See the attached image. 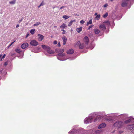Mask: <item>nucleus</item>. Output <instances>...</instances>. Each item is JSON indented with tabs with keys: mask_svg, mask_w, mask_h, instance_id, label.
Masks as SVG:
<instances>
[{
	"mask_svg": "<svg viewBox=\"0 0 134 134\" xmlns=\"http://www.w3.org/2000/svg\"><path fill=\"white\" fill-rule=\"evenodd\" d=\"M124 125V123L121 121H118L116 122L114 124V126L117 127L119 128L122 127Z\"/></svg>",
	"mask_w": 134,
	"mask_h": 134,
	"instance_id": "nucleus-2",
	"label": "nucleus"
},
{
	"mask_svg": "<svg viewBox=\"0 0 134 134\" xmlns=\"http://www.w3.org/2000/svg\"><path fill=\"white\" fill-rule=\"evenodd\" d=\"M57 45L58 46V47H60V42H59L58 43Z\"/></svg>",
	"mask_w": 134,
	"mask_h": 134,
	"instance_id": "nucleus-38",
	"label": "nucleus"
},
{
	"mask_svg": "<svg viewBox=\"0 0 134 134\" xmlns=\"http://www.w3.org/2000/svg\"><path fill=\"white\" fill-rule=\"evenodd\" d=\"M127 4V3L125 1H123L121 4V5L122 7H124L126 6Z\"/></svg>",
	"mask_w": 134,
	"mask_h": 134,
	"instance_id": "nucleus-13",
	"label": "nucleus"
},
{
	"mask_svg": "<svg viewBox=\"0 0 134 134\" xmlns=\"http://www.w3.org/2000/svg\"><path fill=\"white\" fill-rule=\"evenodd\" d=\"M5 54H4L2 56V57L1 59H4V58H5Z\"/></svg>",
	"mask_w": 134,
	"mask_h": 134,
	"instance_id": "nucleus-41",
	"label": "nucleus"
},
{
	"mask_svg": "<svg viewBox=\"0 0 134 134\" xmlns=\"http://www.w3.org/2000/svg\"><path fill=\"white\" fill-rule=\"evenodd\" d=\"M62 39L63 41L66 42L67 41V38L65 36H63L62 37Z\"/></svg>",
	"mask_w": 134,
	"mask_h": 134,
	"instance_id": "nucleus-24",
	"label": "nucleus"
},
{
	"mask_svg": "<svg viewBox=\"0 0 134 134\" xmlns=\"http://www.w3.org/2000/svg\"><path fill=\"white\" fill-rule=\"evenodd\" d=\"M2 55H1V54H0V59H1V58H2Z\"/></svg>",
	"mask_w": 134,
	"mask_h": 134,
	"instance_id": "nucleus-52",
	"label": "nucleus"
},
{
	"mask_svg": "<svg viewBox=\"0 0 134 134\" xmlns=\"http://www.w3.org/2000/svg\"><path fill=\"white\" fill-rule=\"evenodd\" d=\"M113 0H110V1H113Z\"/></svg>",
	"mask_w": 134,
	"mask_h": 134,
	"instance_id": "nucleus-58",
	"label": "nucleus"
},
{
	"mask_svg": "<svg viewBox=\"0 0 134 134\" xmlns=\"http://www.w3.org/2000/svg\"><path fill=\"white\" fill-rule=\"evenodd\" d=\"M8 65V62H5L4 64V65L5 66H6Z\"/></svg>",
	"mask_w": 134,
	"mask_h": 134,
	"instance_id": "nucleus-42",
	"label": "nucleus"
},
{
	"mask_svg": "<svg viewBox=\"0 0 134 134\" xmlns=\"http://www.w3.org/2000/svg\"><path fill=\"white\" fill-rule=\"evenodd\" d=\"M42 47L44 50L46 51L49 54H51L55 53V51L51 50V48L48 46L43 44L42 45Z\"/></svg>",
	"mask_w": 134,
	"mask_h": 134,
	"instance_id": "nucleus-1",
	"label": "nucleus"
},
{
	"mask_svg": "<svg viewBox=\"0 0 134 134\" xmlns=\"http://www.w3.org/2000/svg\"><path fill=\"white\" fill-rule=\"evenodd\" d=\"M40 24V23L39 22H37L34 25V26H37L39 24Z\"/></svg>",
	"mask_w": 134,
	"mask_h": 134,
	"instance_id": "nucleus-32",
	"label": "nucleus"
},
{
	"mask_svg": "<svg viewBox=\"0 0 134 134\" xmlns=\"http://www.w3.org/2000/svg\"><path fill=\"white\" fill-rule=\"evenodd\" d=\"M15 42V41L12 42L9 46L7 47V48H9L11 46L13 43Z\"/></svg>",
	"mask_w": 134,
	"mask_h": 134,
	"instance_id": "nucleus-30",
	"label": "nucleus"
},
{
	"mask_svg": "<svg viewBox=\"0 0 134 134\" xmlns=\"http://www.w3.org/2000/svg\"><path fill=\"white\" fill-rule=\"evenodd\" d=\"M102 132V130H100L96 131V134H99L100 133Z\"/></svg>",
	"mask_w": 134,
	"mask_h": 134,
	"instance_id": "nucleus-26",
	"label": "nucleus"
},
{
	"mask_svg": "<svg viewBox=\"0 0 134 134\" xmlns=\"http://www.w3.org/2000/svg\"><path fill=\"white\" fill-rule=\"evenodd\" d=\"M82 27H81L80 28H77L76 29V30L79 33L80 32L82 31Z\"/></svg>",
	"mask_w": 134,
	"mask_h": 134,
	"instance_id": "nucleus-18",
	"label": "nucleus"
},
{
	"mask_svg": "<svg viewBox=\"0 0 134 134\" xmlns=\"http://www.w3.org/2000/svg\"><path fill=\"white\" fill-rule=\"evenodd\" d=\"M131 120H132L131 119H129L125 121L124 122L126 124H127L131 122Z\"/></svg>",
	"mask_w": 134,
	"mask_h": 134,
	"instance_id": "nucleus-17",
	"label": "nucleus"
},
{
	"mask_svg": "<svg viewBox=\"0 0 134 134\" xmlns=\"http://www.w3.org/2000/svg\"><path fill=\"white\" fill-rule=\"evenodd\" d=\"M122 16H119V18L117 16V19L119 20H120Z\"/></svg>",
	"mask_w": 134,
	"mask_h": 134,
	"instance_id": "nucleus-43",
	"label": "nucleus"
},
{
	"mask_svg": "<svg viewBox=\"0 0 134 134\" xmlns=\"http://www.w3.org/2000/svg\"><path fill=\"white\" fill-rule=\"evenodd\" d=\"M100 17V14H98L96 15L95 18H96L97 20H99Z\"/></svg>",
	"mask_w": 134,
	"mask_h": 134,
	"instance_id": "nucleus-28",
	"label": "nucleus"
},
{
	"mask_svg": "<svg viewBox=\"0 0 134 134\" xmlns=\"http://www.w3.org/2000/svg\"><path fill=\"white\" fill-rule=\"evenodd\" d=\"M93 26V25H91L90 26H89V27L88 29V30H89L91 28H92Z\"/></svg>",
	"mask_w": 134,
	"mask_h": 134,
	"instance_id": "nucleus-34",
	"label": "nucleus"
},
{
	"mask_svg": "<svg viewBox=\"0 0 134 134\" xmlns=\"http://www.w3.org/2000/svg\"><path fill=\"white\" fill-rule=\"evenodd\" d=\"M19 24H18V25H16V28H17V27H19Z\"/></svg>",
	"mask_w": 134,
	"mask_h": 134,
	"instance_id": "nucleus-51",
	"label": "nucleus"
},
{
	"mask_svg": "<svg viewBox=\"0 0 134 134\" xmlns=\"http://www.w3.org/2000/svg\"><path fill=\"white\" fill-rule=\"evenodd\" d=\"M92 23V19L90 20L89 22H87V25H88V24H91Z\"/></svg>",
	"mask_w": 134,
	"mask_h": 134,
	"instance_id": "nucleus-29",
	"label": "nucleus"
},
{
	"mask_svg": "<svg viewBox=\"0 0 134 134\" xmlns=\"http://www.w3.org/2000/svg\"><path fill=\"white\" fill-rule=\"evenodd\" d=\"M123 131H119V134H121L123 132Z\"/></svg>",
	"mask_w": 134,
	"mask_h": 134,
	"instance_id": "nucleus-48",
	"label": "nucleus"
},
{
	"mask_svg": "<svg viewBox=\"0 0 134 134\" xmlns=\"http://www.w3.org/2000/svg\"><path fill=\"white\" fill-rule=\"evenodd\" d=\"M99 27L103 31L106 29V27L104 24L100 25L99 26Z\"/></svg>",
	"mask_w": 134,
	"mask_h": 134,
	"instance_id": "nucleus-8",
	"label": "nucleus"
},
{
	"mask_svg": "<svg viewBox=\"0 0 134 134\" xmlns=\"http://www.w3.org/2000/svg\"><path fill=\"white\" fill-rule=\"evenodd\" d=\"M66 27V24H64V23H63L61 26H60V27L63 29L65 28Z\"/></svg>",
	"mask_w": 134,
	"mask_h": 134,
	"instance_id": "nucleus-19",
	"label": "nucleus"
},
{
	"mask_svg": "<svg viewBox=\"0 0 134 134\" xmlns=\"http://www.w3.org/2000/svg\"><path fill=\"white\" fill-rule=\"evenodd\" d=\"M69 17H70L69 16H67L65 15H64L63 16V18L65 19H68Z\"/></svg>",
	"mask_w": 134,
	"mask_h": 134,
	"instance_id": "nucleus-25",
	"label": "nucleus"
},
{
	"mask_svg": "<svg viewBox=\"0 0 134 134\" xmlns=\"http://www.w3.org/2000/svg\"><path fill=\"white\" fill-rule=\"evenodd\" d=\"M66 33V31H65L64 30L63 31V32L62 33V34H65Z\"/></svg>",
	"mask_w": 134,
	"mask_h": 134,
	"instance_id": "nucleus-44",
	"label": "nucleus"
},
{
	"mask_svg": "<svg viewBox=\"0 0 134 134\" xmlns=\"http://www.w3.org/2000/svg\"><path fill=\"white\" fill-rule=\"evenodd\" d=\"M85 21L83 20H81L80 21V23L81 24H83L84 23Z\"/></svg>",
	"mask_w": 134,
	"mask_h": 134,
	"instance_id": "nucleus-35",
	"label": "nucleus"
},
{
	"mask_svg": "<svg viewBox=\"0 0 134 134\" xmlns=\"http://www.w3.org/2000/svg\"><path fill=\"white\" fill-rule=\"evenodd\" d=\"M41 6L40 5L39 6H38V8H40V7Z\"/></svg>",
	"mask_w": 134,
	"mask_h": 134,
	"instance_id": "nucleus-54",
	"label": "nucleus"
},
{
	"mask_svg": "<svg viewBox=\"0 0 134 134\" xmlns=\"http://www.w3.org/2000/svg\"><path fill=\"white\" fill-rule=\"evenodd\" d=\"M16 2L15 0H13V1L9 2V3L11 4H14Z\"/></svg>",
	"mask_w": 134,
	"mask_h": 134,
	"instance_id": "nucleus-23",
	"label": "nucleus"
},
{
	"mask_svg": "<svg viewBox=\"0 0 134 134\" xmlns=\"http://www.w3.org/2000/svg\"><path fill=\"white\" fill-rule=\"evenodd\" d=\"M79 47L80 49H83L84 47V44L83 43L81 44Z\"/></svg>",
	"mask_w": 134,
	"mask_h": 134,
	"instance_id": "nucleus-16",
	"label": "nucleus"
},
{
	"mask_svg": "<svg viewBox=\"0 0 134 134\" xmlns=\"http://www.w3.org/2000/svg\"><path fill=\"white\" fill-rule=\"evenodd\" d=\"M106 126V124H105L104 123H103L99 126L98 128L99 129H102L104 127Z\"/></svg>",
	"mask_w": 134,
	"mask_h": 134,
	"instance_id": "nucleus-11",
	"label": "nucleus"
},
{
	"mask_svg": "<svg viewBox=\"0 0 134 134\" xmlns=\"http://www.w3.org/2000/svg\"><path fill=\"white\" fill-rule=\"evenodd\" d=\"M60 55L62 57H63V56H65V54L64 53H63L60 54Z\"/></svg>",
	"mask_w": 134,
	"mask_h": 134,
	"instance_id": "nucleus-40",
	"label": "nucleus"
},
{
	"mask_svg": "<svg viewBox=\"0 0 134 134\" xmlns=\"http://www.w3.org/2000/svg\"><path fill=\"white\" fill-rule=\"evenodd\" d=\"M72 21V22H76V20L75 19V20H71Z\"/></svg>",
	"mask_w": 134,
	"mask_h": 134,
	"instance_id": "nucleus-46",
	"label": "nucleus"
},
{
	"mask_svg": "<svg viewBox=\"0 0 134 134\" xmlns=\"http://www.w3.org/2000/svg\"><path fill=\"white\" fill-rule=\"evenodd\" d=\"M104 23H105L108 26H109L110 25V23L109 21H104Z\"/></svg>",
	"mask_w": 134,
	"mask_h": 134,
	"instance_id": "nucleus-20",
	"label": "nucleus"
},
{
	"mask_svg": "<svg viewBox=\"0 0 134 134\" xmlns=\"http://www.w3.org/2000/svg\"><path fill=\"white\" fill-rule=\"evenodd\" d=\"M44 3H41L40 4V5L41 6H43V5H44Z\"/></svg>",
	"mask_w": 134,
	"mask_h": 134,
	"instance_id": "nucleus-45",
	"label": "nucleus"
},
{
	"mask_svg": "<svg viewBox=\"0 0 134 134\" xmlns=\"http://www.w3.org/2000/svg\"><path fill=\"white\" fill-rule=\"evenodd\" d=\"M29 35V32L27 33L26 35L25 38H26Z\"/></svg>",
	"mask_w": 134,
	"mask_h": 134,
	"instance_id": "nucleus-36",
	"label": "nucleus"
},
{
	"mask_svg": "<svg viewBox=\"0 0 134 134\" xmlns=\"http://www.w3.org/2000/svg\"><path fill=\"white\" fill-rule=\"evenodd\" d=\"M57 41L55 40L54 41L53 43L54 44H57Z\"/></svg>",
	"mask_w": 134,
	"mask_h": 134,
	"instance_id": "nucleus-37",
	"label": "nucleus"
},
{
	"mask_svg": "<svg viewBox=\"0 0 134 134\" xmlns=\"http://www.w3.org/2000/svg\"><path fill=\"white\" fill-rule=\"evenodd\" d=\"M66 42H64V41H63V44L64 45H65V44H66Z\"/></svg>",
	"mask_w": 134,
	"mask_h": 134,
	"instance_id": "nucleus-50",
	"label": "nucleus"
},
{
	"mask_svg": "<svg viewBox=\"0 0 134 134\" xmlns=\"http://www.w3.org/2000/svg\"><path fill=\"white\" fill-rule=\"evenodd\" d=\"M101 119V118L100 116H98L95 119H94V122H95L97 121V120L98 121H99Z\"/></svg>",
	"mask_w": 134,
	"mask_h": 134,
	"instance_id": "nucleus-12",
	"label": "nucleus"
},
{
	"mask_svg": "<svg viewBox=\"0 0 134 134\" xmlns=\"http://www.w3.org/2000/svg\"><path fill=\"white\" fill-rule=\"evenodd\" d=\"M55 7L56 8H59V7H58V6H57V7Z\"/></svg>",
	"mask_w": 134,
	"mask_h": 134,
	"instance_id": "nucleus-56",
	"label": "nucleus"
},
{
	"mask_svg": "<svg viewBox=\"0 0 134 134\" xmlns=\"http://www.w3.org/2000/svg\"><path fill=\"white\" fill-rule=\"evenodd\" d=\"M35 29H33L30 30V33H31L32 35H33L35 33Z\"/></svg>",
	"mask_w": 134,
	"mask_h": 134,
	"instance_id": "nucleus-21",
	"label": "nucleus"
},
{
	"mask_svg": "<svg viewBox=\"0 0 134 134\" xmlns=\"http://www.w3.org/2000/svg\"><path fill=\"white\" fill-rule=\"evenodd\" d=\"M74 50L73 49H71L68 50L67 51L66 53L68 54H72L74 53Z\"/></svg>",
	"mask_w": 134,
	"mask_h": 134,
	"instance_id": "nucleus-9",
	"label": "nucleus"
},
{
	"mask_svg": "<svg viewBox=\"0 0 134 134\" xmlns=\"http://www.w3.org/2000/svg\"><path fill=\"white\" fill-rule=\"evenodd\" d=\"M22 20H23V19H21L20 20H19V21H18V22L19 23H20L21 21H22Z\"/></svg>",
	"mask_w": 134,
	"mask_h": 134,
	"instance_id": "nucleus-47",
	"label": "nucleus"
},
{
	"mask_svg": "<svg viewBox=\"0 0 134 134\" xmlns=\"http://www.w3.org/2000/svg\"><path fill=\"white\" fill-rule=\"evenodd\" d=\"M129 128L131 130H134V124L130 125Z\"/></svg>",
	"mask_w": 134,
	"mask_h": 134,
	"instance_id": "nucleus-22",
	"label": "nucleus"
},
{
	"mask_svg": "<svg viewBox=\"0 0 134 134\" xmlns=\"http://www.w3.org/2000/svg\"><path fill=\"white\" fill-rule=\"evenodd\" d=\"M28 43L26 42L23 44L21 46V47L22 49H24L27 47L28 46Z\"/></svg>",
	"mask_w": 134,
	"mask_h": 134,
	"instance_id": "nucleus-6",
	"label": "nucleus"
},
{
	"mask_svg": "<svg viewBox=\"0 0 134 134\" xmlns=\"http://www.w3.org/2000/svg\"><path fill=\"white\" fill-rule=\"evenodd\" d=\"M30 44L33 46H37L38 43L35 40H31L30 42Z\"/></svg>",
	"mask_w": 134,
	"mask_h": 134,
	"instance_id": "nucleus-4",
	"label": "nucleus"
},
{
	"mask_svg": "<svg viewBox=\"0 0 134 134\" xmlns=\"http://www.w3.org/2000/svg\"><path fill=\"white\" fill-rule=\"evenodd\" d=\"M38 40L39 41H41L43 39L44 36L42 35L38 34Z\"/></svg>",
	"mask_w": 134,
	"mask_h": 134,
	"instance_id": "nucleus-10",
	"label": "nucleus"
},
{
	"mask_svg": "<svg viewBox=\"0 0 134 134\" xmlns=\"http://www.w3.org/2000/svg\"><path fill=\"white\" fill-rule=\"evenodd\" d=\"M72 24V21L71 20L70 21V22L69 24H68V26H70Z\"/></svg>",
	"mask_w": 134,
	"mask_h": 134,
	"instance_id": "nucleus-33",
	"label": "nucleus"
},
{
	"mask_svg": "<svg viewBox=\"0 0 134 134\" xmlns=\"http://www.w3.org/2000/svg\"><path fill=\"white\" fill-rule=\"evenodd\" d=\"M94 31L96 34H98L100 33V31L98 29L96 28L94 29Z\"/></svg>",
	"mask_w": 134,
	"mask_h": 134,
	"instance_id": "nucleus-14",
	"label": "nucleus"
},
{
	"mask_svg": "<svg viewBox=\"0 0 134 134\" xmlns=\"http://www.w3.org/2000/svg\"><path fill=\"white\" fill-rule=\"evenodd\" d=\"M64 30H63V29H62V30H61V31H64Z\"/></svg>",
	"mask_w": 134,
	"mask_h": 134,
	"instance_id": "nucleus-55",
	"label": "nucleus"
},
{
	"mask_svg": "<svg viewBox=\"0 0 134 134\" xmlns=\"http://www.w3.org/2000/svg\"><path fill=\"white\" fill-rule=\"evenodd\" d=\"M108 15V13L106 12L103 15V17L104 18H106Z\"/></svg>",
	"mask_w": 134,
	"mask_h": 134,
	"instance_id": "nucleus-27",
	"label": "nucleus"
},
{
	"mask_svg": "<svg viewBox=\"0 0 134 134\" xmlns=\"http://www.w3.org/2000/svg\"><path fill=\"white\" fill-rule=\"evenodd\" d=\"M108 6V5L107 3L105 4L104 6V7H106Z\"/></svg>",
	"mask_w": 134,
	"mask_h": 134,
	"instance_id": "nucleus-39",
	"label": "nucleus"
},
{
	"mask_svg": "<svg viewBox=\"0 0 134 134\" xmlns=\"http://www.w3.org/2000/svg\"><path fill=\"white\" fill-rule=\"evenodd\" d=\"M97 13H96L94 14V15H97Z\"/></svg>",
	"mask_w": 134,
	"mask_h": 134,
	"instance_id": "nucleus-53",
	"label": "nucleus"
},
{
	"mask_svg": "<svg viewBox=\"0 0 134 134\" xmlns=\"http://www.w3.org/2000/svg\"><path fill=\"white\" fill-rule=\"evenodd\" d=\"M15 51L17 53H20L21 52V50L20 48H17L15 49Z\"/></svg>",
	"mask_w": 134,
	"mask_h": 134,
	"instance_id": "nucleus-15",
	"label": "nucleus"
},
{
	"mask_svg": "<svg viewBox=\"0 0 134 134\" xmlns=\"http://www.w3.org/2000/svg\"><path fill=\"white\" fill-rule=\"evenodd\" d=\"M93 119L92 117H88L85 119L84 122L86 124L90 123L92 122Z\"/></svg>",
	"mask_w": 134,
	"mask_h": 134,
	"instance_id": "nucleus-3",
	"label": "nucleus"
},
{
	"mask_svg": "<svg viewBox=\"0 0 134 134\" xmlns=\"http://www.w3.org/2000/svg\"><path fill=\"white\" fill-rule=\"evenodd\" d=\"M1 61H2V59H1Z\"/></svg>",
	"mask_w": 134,
	"mask_h": 134,
	"instance_id": "nucleus-57",
	"label": "nucleus"
},
{
	"mask_svg": "<svg viewBox=\"0 0 134 134\" xmlns=\"http://www.w3.org/2000/svg\"><path fill=\"white\" fill-rule=\"evenodd\" d=\"M65 7H64V6H62V7H61L60 8V9H63V8Z\"/></svg>",
	"mask_w": 134,
	"mask_h": 134,
	"instance_id": "nucleus-49",
	"label": "nucleus"
},
{
	"mask_svg": "<svg viewBox=\"0 0 134 134\" xmlns=\"http://www.w3.org/2000/svg\"><path fill=\"white\" fill-rule=\"evenodd\" d=\"M83 40L86 44L87 45L88 44L89 42V39L87 36H85L83 38Z\"/></svg>",
	"mask_w": 134,
	"mask_h": 134,
	"instance_id": "nucleus-7",
	"label": "nucleus"
},
{
	"mask_svg": "<svg viewBox=\"0 0 134 134\" xmlns=\"http://www.w3.org/2000/svg\"><path fill=\"white\" fill-rule=\"evenodd\" d=\"M55 50L57 53L61 54L64 52V49H63L57 48L55 49Z\"/></svg>",
	"mask_w": 134,
	"mask_h": 134,
	"instance_id": "nucleus-5",
	"label": "nucleus"
},
{
	"mask_svg": "<svg viewBox=\"0 0 134 134\" xmlns=\"http://www.w3.org/2000/svg\"><path fill=\"white\" fill-rule=\"evenodd\" d=\"M81 44V43L80 41H79L76 43V45L77 46H79Z\"/></svg>",
	"mask_w": 134,
	"mask_h": 134,
	"instance_id": "nucleus-31",
	"label": "nucleus"
}]
</instances>
